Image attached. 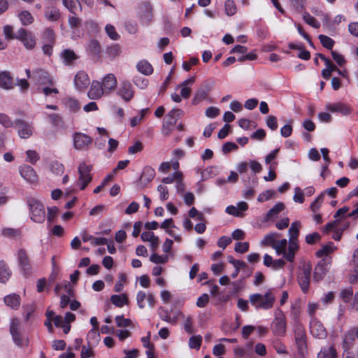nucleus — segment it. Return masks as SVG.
I'll return each instance as SVG.
<instances>
[{
	"instance_id": "1",
	"label": "nucleus",
	"mask_w": 358,
	"mask_h": 358,
	"mask_svg": "<svg viewBox=\"0 0 358 358\" xmlns=\"http://www.w3.org/2000/svg\"><path fill=\"white\" fill-rule=\"evenodd\" d=\"M275 301V297L271 290H268L264 295L253 294L250 296V302L257 309H271Z\"/></svg>"
},
{
	"instance_id": "2",
	"label": "nucleus",
	"mask_w": 358,
	"mask_h": 358,
	"mask_svg": "<svg viewBox=\"0 0 358 358\" xmlns=\"http://www.w3.org/2000/svg\"><path fill=\"white\" fill-rule=\"evenodd\" d=\"M30 210L31 219L37 223H42L45 219L44 206L35 198H29L27 200Z\"/></svg>"
},
{
	"instance_id": "3",
	"label": "nucleus",
	"mask_w": 358,
	"mask_h": 358,
	"mask_svg": "<svg viewBox=\"0 0 358 358\" xmlns=\"http://www.w3.org/2000/svg\"><path fill=\"white\" fill-rule=\"evenodd\" d=\"M275 317L271 324V329L274 335L283 336L286 332V317L281 309L277 308L274 312Z\"/></svg>"
},
{
	"instance_id": "4",
	"label": "nucleus",
	"mask_w": 358,
	"mask_h": 358,
	"mask_svg": "<svg viewBox=\"0 0 358 358\" xmlns=\"http://www.w3.org/2000/svg\"><path fill=\"white\" fill-rule=\"evenodd\" d=\"M92 169L91 164H87L86 162H81L78 168V179L77 185L80 187V189L83 190L88 185V184L92 180V176L90 173Z\"/></svg>"
},
{
	"instance_id": "5",
	"label": "nucleus",
	"mask_w": 358,
	"mask_h": 358,
	"mask_svg": "<svg viewBox=\"0 0 358 358\" xmlns=\"http://www.w3.org/2000/svg\"><path fill=\"white\" fill-rule=\"evenodd\" d=\"M287 241L284 238L282 240H278L273 247L278 255H282L283 257L285 258L288 262H292L294 260L295 253L298 250L297 248H293L292 250L290 249V243L287 250Z\"/></svg>"
},
{
	"instance_id": "6",
	"label": "nucleus",
	"mask_w": 358,
	"mask_h": 358,
	"mask_svg": "<svg viewBox=\"0 0 358 358\" xmlns=\"http://www.w3.org/2000/svg\"><path fill=\"white\" fill-rule=\"evenodd\" d=\"M20 328V321L16 318L13 319L10 325V332L14 343L19 347L22 348L29 345V340L22 336Z\"/></svg>"
},
{
	"instance_id": "7",
	"label": "nucleus",
	"mask_w": 358,
	"mask_h": 358,
	"mask_svg": "<svg viewBox=\"0 0 358 358\" xmlns=\"http://www.w3.org/2000/svg\"><path fill=\"white\" fill-rule=\"evenodd\" d=\"M15 38L22 41L27 49H33L35 47V36L31 32L28 31L25 29H19L15 34Z\"/></svg>"
},
{
	"instance_id": "8",
	"label": "nucleus",
	"mask_w": 358,
	"mask_h": 358,
	"mask_svg": "<svg viewBox=\"0 0 358 358\" xmlns=\"http://www.w3.org/2000/svg\"><path fill=\"white\" fill-rule=\"evenodd\" d=\"M73 146L78 150H84L87 149L89 145L92 143V138L87 134L76 132L73 137Z\"/></svg>"
},
{
	"instance_id": "9",
	"label": "nucleus",
	"mask_w": 358,
	"mask_h": 358,
	"mask_svg": "<svg viewBox=\"0 0 358 358\" xmlns=\"http://www.w3.org/2000/svg\"><path fill=\"white\" fill-rule=\"evenodd\" d=\"M311 270L312 267L309 264H304L298 275V282L303 292L308 290Z\"/></svg>"
},
{
	"instance_id": "10",
	"label": "nucleus",
	"mask_w": 358,
	"mask_h": 358,
	"mask_svg": "<svg viewBox=\"0 0 358 358\" xmlns=\"http://www.w3.org/2000/svg\"><path fill=\"white\" fill-rule=\"evenodd\" d=\"M294 338L295 343L297 346L299 352H302L306 348V334L303 327L300 322H296L294 325Z\"/></svg>"
},
{
	"instance_id": "11",
	"label": "nucleus",
	"mask_w": 358,
	"mask_h": 358,
	"mask_svg": "<svg viewBox=\"0 0 358 358\" xmlns=\"http://www.w3.org/2000/svg\"><path fill=\"white\" fill-rule=\"evenodd\" d=\"M310 332L313 337L317 339H324L327 331L322 322L316 318H313L310 322Z\"/></svg>"
},
{
	"instance_id": "12",
	"label": "nucleus",
	"mask_w": 358,
	"mask_h": 358,
	"mask_svg": "<svg viewBox=\"0 0 358 358\" xmlns=\"http://www.w3.org/2000/svg\"><path fill=\"white\" fill-rule=\"evenodd\" d=\"M155 176V169L150 166H145L143 169L138 180L136 182V185L141 189H143L154 179Z\"/></svg>"
},
{
	"instance_id": "13",
	"label": "nucleus",
	"mask_w": 358,
	"mask_h": 358,
	"mask_svg": "<svg viewBox=\"0 0 358 358\" xmlns=\"http://www.w3.org/2000/svg\"><path fill=\"white\" fill-rule=\"evenodd\" d=\"M117 94L124 101H130L134 95L131 84L127 80L122 81L117 91Z\"/></svg>"
},
{
	"instance_id": "14",
	"label": "nucleus",
	"mask_w": 358,
	"mask_h": 358,
	"mask_svg": "<svg viewBox=\"0 0 358 358\" xmlns=\"http://www.w3.org/2000/svg\"><path fill=\"white\" fill-rule=\"evenodd\" d=\"M32 79L41 85H53L54 84L49 73L41 69H37L32 72Z\"/></svg>"
},
{
	"instance_id": "15",
	"label": "nucleus",
	"mask_w": 358,
	"mask_h": 358,
	"mask_svg": "<svg viewBox=\"0 0 358 358\" xmlns=\"http://www.w3.org/2000/svg\"><path fill=\"white\" fill-rule=\"evenodd\" d=\"M301 228V223L299 221H295L292 223L290 228L289 229V242L290 243L291 250L293 248L299 249L298 245V237L299 235V229Z\"/></svg>"
},
{
	"instance_id": "16",
	"label": "nucleus",
	"mask_w": 358,
	"mask_h": 358,
	"mask_svg": "<svg viewBox=\"0 0 358 358\" xmlns=\"http://www.w3.org/2000/svg\"><path fill=\"white\" fill-rule=\"evenodd\" d=\"M15 124L20 138H28L33 134L34 127L31 124L22 120H17L15 122Z\"/></svg>"
},
{
	"instance_id": "17",
	"label": "nucleus",
	"mask_w": 358,
	"mask_h": 358,
	"mask_svg": "<svg viewBox=\"0 0 358 358\" xmlns=\"http://www.w3.org/2000/svg\"><path fill=\"white\" fill-rule=\"evenodd\" d=\"M20 176L28 182L35 183L38 180V176L35 170L29 165L23 164L20 166Z\"/></svg>"
},
{
	"instance_id": "18",
	"label": "nucleus",
	"mask_w": 358,
	"mask_h": 358,
	"mask_svg": "<svg viewBox=\"0 0 358 358\" xmlns=\"http://www.w3.org/2000/svg\"><path fill=\"white\" fill-rule=\"evenodd\" d=\"M340 222L339 219H336L335 221L327 223L324 227V231L329 232L330 231H334L333 238L336 241H339L341 238L343 231L348 227V225L345 224L343 228H341L338 224Z\"/></svg>"
},
{
	"instance_id": "19",
	"label": "nucleus",
	"mask_w": 358,
	"mask_h": 358,
	"mask_svg": "<svg viewBox=\"0 0 358 358\" xmlns=\"http://www.w3.org/2000/svg\"><path fill=\"white\" fill-rule=\"evenodd\" d=\"M145 299L147 300L148 305L151 308L155 307L156 301L154 295L151 293L146 294L143 291H139L136 295L137 305L139 308L142 309L145 308Z\"/></svg>"
},
{
	"instance_id": "20",
	"label": "nucleus",
	"mask_w": 358,
	"mask_h": 358,
	"mask_svg": "<svg viewBox=\"0 0 358 358\" xmlns=\"http://www.w3.org/2000/svg\"><path fill=\"white\" fill-rule=\"evenodd\" d=\"M105 93L101 83L99 81H92L87 96L90 99H100Z\"/></svg>"
},
{
	"instance_id": "21",
	"label": "nucleus",
	"mask_w": 358,
	"mask_h": 358,
	"mask_svg": "<svg viewBox=\"0 0 358 358\" xmlns=\"http://www.w3.org/2000/svg\"><path fill=\"white\" fill-rule=\"evenodd\" d=\"M325 107L331 113H340L343 115H348L351 113V108L343 103H327Z\"/></svg>"
},
{
	"instance_id": "22",
	"label": "nucleus",
	"mask_w": 358,
	"mask_h": 358,
	"mask_svg": "<svg viewBox=\"0 0 358 358\" xmlns=\"http://www.w3.org/2000/svg\"><path fill=\"white\" fill-rule=\"evenodd\" d=\"M101 85L105 91V94H109L115 90L117 86V79L114 74H107L102 80Z\"/></svg>"
},
{
	"instance_id": "23",
	"label": "nucleus",
	"mask_w": 358,
	"mask_h": 358,
	"mask_svg": "<svg viewBox=\"0 0 358 358\" xmlns=\"http://www.w3.org/2000/svg\"><path fill=\"white\" fill-rule=\"evenodd\" d=\"M185 115L182 110L180 108H173L168 113L164 122L167 124L174 127L178 119L181 118Z\"/></svg>"
},
{
	"instance_id": "24",
	"label": "nucleus",
	"mask_w": 358,
	"mask_h": 358,
	"mask_svg": "<svg viewBox=\"0 0 358 358\" xmlns=\"http://www.w3.org/2000/svg\"><path fill=\"white\" fill-rule=\"evenodd\" d=\"M140 17L143 24H149L152 19L153 15L152 11V7L150 3H145L140 8Z\"/></svg>"
},
{
	"instance_id": "25",
	"label": "nucleus",
	"mask_w": 358,
	"mask_h": 358,
	"mask_svg": "<svg viewBox=\"0 0 358 358\" xmlns=\"http://www.w3.org/2000/svg\"><path fill=\"white\" fill-rule=\"evenodd\" d=\"M74 84L79 90L87 87L90 84L88 75L83 71L78 72L74 78Z\"/></svg>"
},
{
	"instance_id": "26",
	"label": "nucleus",
	"mask_w": 358,
	"mask_h": 358,
	"mask_svg": "<svg viewBox=\"0 0 358 358\" xmlns=\"http://www.w3.org/2000/svg\"><path fill=\"white\" fill-rule=\"evenodd\" d=\"M17 257L20 265L24 274H29L31 270V264L26 252L21 249L17 252Z\"/></svg>"
},
{
	"instance_id": "27",
	"label": "nucleus",
	"mask_w": 358,
	"mask_h": 358,
	"mask_svg": "<svg viewBox=\"0 0 358 358\" xmlns=\"http://www.w3.org/2000/svg\"><path fill=\"white\" fill-rule=\"evenodd\" d=\"M14 86L13 78L8 71L0 73V87L5 90L13 89Z\"/></svg>"
},
{
	"instance_id": "28",
	"label": "nucleus",
	"mask_w": 358,
	"mask_h": 358,
	"mask_svg": "<svg viewBox=\"0 0 358 358\" xmlns=\"http://www.w3.org/2000/svg\"><path fill=\"white\" fill-rule=\"evenodd\" d=\"M195 81V78L194 77H191L190 78L182 82L180 85L178 86V88H181L180 90V96L184 99H189L191 94V86Z\"/></svg>"
},
{
	"instance_id": "29",
	"label": "nucleus",
	"mask_w": 358,
	"mask_h": 358,
	"mask_svg": "<svg viewBox=\"0 0 358 358\" xmlns=\"http://www.w3.org/2000/svg\"><path fill=\"white\" fill-rule=\"evenodd\" d=\"M327 265L324 260H321L317 263L314 271L313 278L315 280L320 281L323 279L327 271Z\"/></svg>"
},
{
	"instance_id": "30",
	"label": "nucleus",
	"mask_w": 358,
	"mask_h": 358,
	"mask_svg": "<svg viewBox=\"0 0 358 358\" xmlns=\"http://www.w3.org/2000/svg\"><path fill=\"white\" fill-rule=\"evenodd\" d=\"M285 209L283 203L279 202L271 208L264 217V222L272 220L278 217V214Z\"/></svg>"
},
{
	"instance_id": "31",
	"label": "nucleus",
	"mask_w": 358,
	"mask_h": 358,
	"mask_svg": "<svg viewBox=\"0 0 358 358\" xmlns=\"http://www.w3.org/2000/svg\"><path fill=\"white\" fill-rule=\"evenodd\" d=\"M3 300L6 305L13 309H17L21 301L20 296L15 293L6 296Z\"/></svg>"
},
{
	"instance_id": "32",
	"label": "nucleus",
	"mask_w": 358,
	"mask_h": 358,
	"mask_svg": "<svg viewBox=\"0 0 358 358\" xmlns=\"http://www.w3.org/2000/svg\"><path fill=\"white\" fill-rule=\"evenodd\" d=\"M351 264L353 266L354 273L350 276V281L355 283L358 280V247L353 252Z\"/></svg>"
},
{
	"instance_id": "33",
	"label": "nucleus",
	"mask_w": 358,
	"mask_h": 358,
	"mask_svg": "<svg viewBox=\"0 0 358 358\" xmlns=\"http://www.w3.org/2000/svg\"><path fill=\"white\" fill-rule=\"evenodd\" d=\"M336 249L337 248L334 245L333 242H329L327 244L324 245L321 249L317 251L316 256L319 258L326 257L334 252Z\"/></svg>"
},
{
	"instance_id": "34",
	"label": "nucleus",
	"mask_w": 358,
	"mask_h": 358,
	"mask_svg": "<svg viewBox=\"0 0 358 358\" xmlns=\"http://www.w3.org/2000/svg\"><path fill=\"white\" fill-rule=\"evenodd\" d=\"M64 63L66 65H72L73 62L78 59L76 54L71 50L66 49L61 53Z\"/></svg>"
},
{
	"instance_id": "35",
	"label": "nucleus",
	"mask_w": 358,
	"mask_h": 358,
	"mask_svg": "<svg viewBox=\"0 0 358 358\" xmlns=\"http://www.w3.org/2000/svg\"><path fill=\"white\" fill-rule=\"evenodd\" d=\"M87 50L93 56H99L101 51V46L96 39H91L87 45Z\"/></svg>"
},
{
	"instance_id": "36",
	"label": "nucleus",
	"mask_w": 358,
	"mask_h": 358,
	"mask_svg": "<svg viewBox=\"0 0 358 358\" xmlns=\"http://www.w3.org/2000/svg\"><path fill=\"white\" fill-rule=\"evenodd\" d=\"M137 70L145 76L151 75L153 72V68L152 65L145 60H141L136 64Z\"/></svg>"
},
{
	"instance_id": "37",
	"label": "nucleus",
	"mask_w": 358,
	"mask_h": 358,
	"mask_svg": "<svg viewBox=\"0 0 358 358\" xmlns=\"http://www.w3.org/2000/svg\"><path fill=\"white\" fill-rule=\"evenodd\" d=\"M280 237V234L269 233L264 236V239L262 241L261 243L263 245L271 246L273 248L277 239Z\"/></svg>"
},
{
	"instance_id": "38",
	"label": "nucleus",
	"mask_w": 358,
	"mask_h": 358,
	"mask_svg": "<svg viewBox=\"0 0 358 358\" xmlns=\"http://www.w3.org/2000/svg\"><path fill=\"white\" fill-rule=\"evenodd\" d=\"M45 16L48 20L51 22H56L60 18L61 14L59 9L57 8L50 7L46 9L45 12Z\"/></svg>"
},
{
	"instance_id": "39",
	"label": "nucleus",
	"mask_w": 358,
	"mask_h": 358,
	"mask_svg": "<svg viewBox=\"0 0 358 358\" xmlns=\"http://www.w3.org/2000/svg\"><path fill=\"white\" fill-rule=\"evenodd\" d=\"M62 3L73 15L76 13L78 7L81 10V5L78 0H62Z\"/></svg>"
},
{
	"instance_id": "40",
	"label": "nucleus",
	"mask_w": 358,
	"mask_h": 358,
	"mask_svg": "<svg viewBox=\"0 0 358 358\" xmlns=\"http://www.w3.org/2000/svg\"><path fill=\"white\" fill-rule=\"evenodd\" d=\"M317 358H337L336 350L334 346L324 348L318 353Z\"/></svg>"
},
{
	"instance_id": "41",
	"label": "nucleus",
	"mask_w": 358,
	"mask_h": 358,
	"mask_svg": "<svg viewBox=\"0 0 358 358\" xmlns=\"http://www.w3.org/2000/svg\"><path fill=\"white\" fill-rule=\"evenodd\" d=\"M110 301L113 304L117 307H122L124 305L127 304L129 302V299L126 294L112 295L110 297Z\"/></svg>"
},
{
	"instance_id": "42",
	"label": "nucleus",
	"mask_w": 358,
	"mask_h": 358,
	"mask_svg": "<svg viewBox=\"0 0 358 358\" xmlns=\"http://www.w3.org/2000/svg\"><path fill=\"white\" fill-rule=\"evenodd\" d=\"M11 272L8 266L3 262H0V282L6 283L10 278Z\"/></svg>"
},
{
	"instance_id": "43",
	"label": "nucleus",
	"mask_w": 358,
	"mask_h": 358,
	"mask_svg": "<svg viewBox=\"0 0 358 358\" xmlns=\"http://www.w3.org/2000/svg\"><path fill=\"white\" fill-rule=\"evenodd\" d=\"M208 90L205 88H200L196 92L194 97L192 99V104L196 105L202 100L205 99L208 96Z\"/></svg>"
},
{
	"instance_id": "44",
	"label": "nucleus",
	"mask_w": 358,
	"mask_h": 358,
	"mask_svg": "<svg viewBox=\"0 0 358 358\" xmlns=\"http://www.w3.org/2000/svg\"><path fill=\"white\" fill-rule=\"evenodd\" d=\"M18 17L23 25L31 24L34 22L32 15L27 10H23L19 13Z\"/></svg>"
},
{
	"instance_id": "45",
	"label": "nucleus",
	"mask_w": 358,
	"mask_h": 358,
	"mask_svg": "<svg viewBox=\"0 0 358 358\" xmlns=\"http://www.w3.org/2000/svg\"><path fill=\"white\" fill-rule=\"evenodd\" d=\"M224 12L228 16H232L236 13V6L234 1L227 0L225 1Z\"/></svg>"
},
{
	"instance_id": "46",
	"label": "nucleus",
	"mask_w": 358,
	"mask_h": 358,
	"mask_svg": "<svg viewBox=\"0 0 358 358\" xmlns=\"http://www.w3.org/2000/svg\"><path fill=\"white\" fill-rule=\"evenodd\" d=\"M66 107L71 112H76L80 108L79 103L77 100L72 98H67L65 99Z\"/></svg>"
},
{
	"instance_id": "47",
	"label": "nucleus",
	"mask_w": 358,
	"mask_h": 358,
	"mask_svg": "<svg viewBox=\"0 0 358 358\" xmlns=\"http://www.w3.org/2000/svg\"><path fill=\"white\" fill-rule=\"evenodd\" d=\"M318 38L320 39V43H322L323 47H324L329 50L332 49V48L334 45V41L333 39H331L330 37H329L326 35H322V34H320L318 36Z\"/></svg>"
},
{
	"instance_id": "48",
	"label": "nucleus",
	"mask_w": 358,
	"mask_h": 358,
	"mask_svg": "<svg viewBox=\"0 0 358 358\" xmlns=\"http://www.w3.org/2000/svg\"><path fill=\"white\" fill-rule=\"evenodd\" d=\"M50 171L55 175H61L64 173V166L59 162H52L50 164Z\"/></svg>"
},
{
	"instance_id": "49",
	"label": "nucleus",
	"mask_w": 358,
	"mask_h": 358,
	"mask_svg": "<svg viewBox=\"0 0 358 358\" xmlns=\"http://www.w3.org/2000/svg\"><path fill=\"white\" fill-rule=\"evenodd\" d=\"M118 281L115 282L114 286V291L116 292H120L122 290L124 284L127 280V276L124 273H120L118 275Z\"/></svg>"
},
{
	"instance_id": "50",
	"label": "nucleus",
	"mask_w": 358,
	"mask_h": 358,
	"mask_svg": "<svg viewBox=\"0 0 358 358\" xmlns=\"http://www.w3.org/2000/svg\"><path fill=\"white\" fill-rule=\"evenodd\" d=\"M2 234L8 238H17L20 236L19 229L5 228L2 229Z\"/></svg>"
},
{
	"instance_id": "51",
	"label": "nucleus",
	"mask_w": 358,
	"mask_h": 358,
	"mask_svg": "<svg viewBox=\"0 0 358 358\" xmlns=\"http://www.w3.org/2000/svg\"><path fill=\"white\" fill-rule=\"evenodd\" d=\"M303 20L305 22L308 24L309 25L312 26L314 28H319L320 26V22L312 15H310L308 13H305L303 14Z\"/></svg>"
},
{
	"instance_id": "52",
	"label": "nucleus",
	"mask_w": 358,
	"mask_h": 358,
	"mask_svg": "<svg viewBox=\"0 0 358 358\" xmlns=\"http://www.w3.org/2000/svg\"><path fill=\"white\" fill-rule=\"evenodd\" d=\"M105 30L108 36L114 41L118 40L120 38L119 34L116 32L114 26L112 24H107L105 27Z\"/></svg>"
},
{
	"instance_id": "53",
	"label": "nucleus",
	"mask_w": 358,
	"mask_h": 358,
	"mask_svg": "<svg viewBox=\"0 0 358 358\" xmlns=\"http://www.w3.org/2000/svg\"><path fill=\"white\" fill-rule=\"evenodd\" d=\"M148 111V108H144V109H142L141 111H140V114L134 117L131 120V122H130V124L132 127H136L138 124H139L141 122V121L143 120V118L144 117L145 115L146 114V113Z\"/></svg>"
},
{
	"instance_id": "54",
	"label": "nucleus",
	"mask_w": 358,
	"mask_h": 358,
	"mask_svg": "<svg viewBox=\"0 0 358 358\" xmlns=\"http://www.w3.org/2000/svg\"><path fill=\"white\" fill-rule=\"evenodd\" d=\"M27 161L32 164H35L39 160V155L35 150H29L27 151Z\"/></svg>"
},
{
	"instance_id": "55",
	"label": "nucleus",
	"mask_w": 358,
	"mask_h": 358,
	"mask_svg": "<svg viewBox=\"0 0 358 358\" xmlns=\"http://www.w3.org/2000/svg\"><path fill=\"white\" fill-rule=\"evenodd\" d=\"M202 338L200 336H192L189 340V346L192 349H199L201 344Z\"/></svg>"
},
{
	"instance_id": "56",
	"label": "nucleus",
	"mask_w": 358,
	"mask_h": 358,
	"mask_svg": "<svg viewBox=\"0 0 358 358\" xmlns=\"http://www.w3.org/2000/svg\"><path fill=\"white\" fill-rule=\"evenodd\" d=\"M180 177H182V173L180 171H177L173 173V175L162 178V182L164 184H171Z\"/></svg>"
},
{
	"instance_id": "57",
	"label": "nucleus",
	"mask_w": 358,
	"mask_h": 358,
	"mask_svg": "<svg viewBox=\"0 0 358 358\" xmlns=\"http://www.w3.org/2000/svg\"><path fill=\"white\" fill-rule=\"evenodd\" d=\"M121 52L120 45L115 44L107 48V55L112 58H114L120 55Z\"/></svg>"
},
{
	"instance_id": "58",
	"label": "nucleus",
	"mask_w": 358,
	"mask_h": 358,
	"mask_svg": "<svg viewBox=\"0 0 358 358\" xmlns=\"http://www.w3.org/2000/svg\"><path fill=\"white\" fill-rule=\"evenodd\" d=\"M134 83L139 88L144 89L148 85V79L141 76H135L133 79Z\"/></svg>"
},
{
	"instance_id": "59",
	"label": "nucleus",
	"mask_w": 358,
	"mask_h": 358,
	"mask_svg": "<svg viewBox=\"0 0 358 358\" xmlns=\"http://www.w3.org/2000/svg\"><path fill=\"white\" fill-rule=\"evenodd\" d=\"M249 250V243L248 242H237L235 244L234 250L238 253H245Z\"/></svg>"
},
{
	"instance_id": "60",
	"label": "nucleus",
	"mask_w": 358,
	"mask_h": 358,
	"mask_svg": "<svg viewBox=\"0 0 358 358\" xmlns=\"http://www.w3.org/2000/svg\"><path fill=\"white\" fill-rule=\"evenodd\" d=\"M117 326L119 327H127L131 325V321L129 319H125L122 315L115 317Z\"/></svg>"
},
{
	"instance_id": "61",
	"label": "nucleus",
	"mask_w": 358,
	"mask_h": 358,
	"mask_svg": "<svg viewBox=\"0 0 358 358\" xmlns=\"http://www.w3.org/2000/svg\"><path fill=\"white\" fill-rule=\"evenodd\" d=\"M168 259L169 257L167 255L161 256L156 253H154L153 255H151L150 259L152 262L155 264H165L167 262Z\"/></svg>"
},
{
	"instance_id": "62",
	"label": "nucleus",
	"mask_w": 358,
	"mask_h": 358,
	"mask_svg": "<svg viewBox=\"0 0 358 358\" xmlns=\"http://www.w3.org/2000/svg\"><path fill=\"white\" fill-rule=\"evenodd\" d=\"M273 347L278 354H287L285 345L278 339L273 342Z\"/></svg>"
},
{
	"instance_id": "63",
	"label": "nucleus",
	"mask_w": 358,
	"mask_h": 358,
	"mask_svg": "<svg viewBox=\"0 0 358 358\" xmlns=\"http://www.w3.org/2000/svg\"><path fill=\"white\" fill-rule=\"evenodd\" d=\"M82 20L76 16L71 15L68 18V23L71 29H76L81 25Z\"/></svg>"
},
{
	"instance_id": "64",
	"label": "nucleus",
	"mask_w": 358,
	"mask_h": 358,
	"mask_svg": "<svg viewBox=\"0 0 358 358\" xmlns=\"http://www.w3.org/2000/svg\"><path fill=\"white\" fill-rule=\"evenodd\" d=\"M143 149V143L141 141H137L135 142V143L133 145L130 146L128 148V153L130 155H134L137 152H141Z\"/></svg>"
}]
</instances>
